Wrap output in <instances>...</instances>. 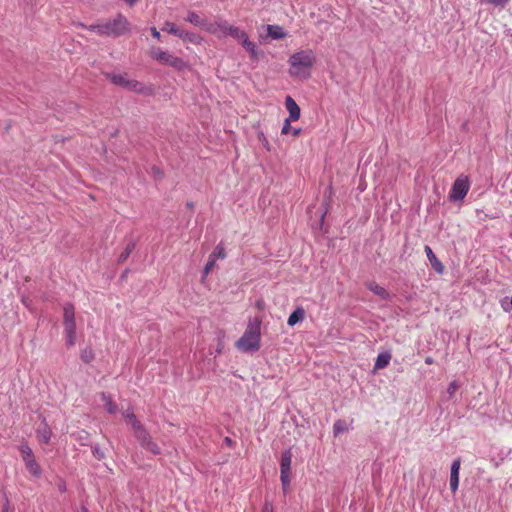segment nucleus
I'll list each match as a JSON object with an SVG mask.
<instances>
[{
	"instance_id": "obj_4",
	"label": "nucleus",
	"mask_w": 512,
	"mask_h": 512,
	"mask_svg": "<svg viewBox=\"0 0 512 512\" xmlns=\"http://www.w3.org/2000/svg\"><path fill=\"white\" fill-rule=\"evenodd\" d=\"M104 76L112 84L125 88L129 91L142 92L143 90L142 83L128 79L126 73L120 74L115 72H105Z\"/></svg>"
},
{
	"instance_id": "obj_12",
	"label": "nucleus",
	"mask_w": 512,
	"mask_h": 512,
	"mask_svg": "<svg viewBox=\"0 0 512 512\" xmlns=\"http://www.w3.org/2000/svg\"><path fill=\"white\" fill-rule=\"evenodd\" d=\"M163 63L177 70H183L187 66L186 62L182 58L174 56L170 53L167 54Z\"/></svg>"
},
{
	"instance_id": "obj_33",
	"label": "nucleus",
	"mask_w": 512,
	"mask_h": 512,
	"mask_svg": "<svg viewBox=\"0 0 512 512\" xmlns=\"http://www.w3.org/2000/svg\"><path fill=\"white\" fill-rule=\"evenodd\" d=\"M76 440L81 445H87L89 440V433L85 430H81L78 433L75 434Z\"/></svg>"
},
{
	"instance_id": "obj_50",
	"label": "nucleus",
	"mask_w": 512,
	"mask_h": 512,
	"mask_svg": "<svg viewBox=\"0 0 512 512\" xmlns=\"http://www.w3.org/2000/svg\"><path fill=\"white\" fill-rule=\"evenodd\" d=\"M257 307L262 308L263 307V301H257Z\"/></svg>"
},
{
	"instance_id": "obj_19",
	"label": "nucleus",
	"mask_w": 512,
	"mask_h": 512,
	"mask_svg": "<svg viewBox=\"0 0 512 512\" xmlns=\"http://www.w3.org/2000/svg\"><path fill=\"white\" fill-rule=\"evenodd\" d=\"M178 37L182 40L192 43V44H199L202 41V38L200 35L194 32H189L186 30L180 29V32L178 33Z\"/></svg>"
},
{
	"instance_id": "obj_7",
	"label": "nucleus",
	"mask_w": 512,
	"mask_h": 512,
	"mask_svg": "<svg viewBox=\"0 0 512 512\" xmlns=\"http://www.w3.org/2000/svg\"><path fill=\"white\" fill-rule=\"evenodd\" d=\"M230 26L231 25L226 20L217 18L213 22H209V21L207 22L205 31H207L208 33L217 35L218 37L226 36V35H228V30H229Z\"/></svg>"
},
{
	"instance_id": "obj_53",
	"label": "nucleus",
	"mask_w": 512,
	"mask_h": 512,
	"mask_svg": "<svg viewBox=\"0 0 512 512\" xmlns=\"http://www.w3.org/2000/svg\"><path fill=\"white\" fill-rule=\"evenodd\" d=\"M59 489H60V491H65L66 487H65V485H62V486L59 487Z\"/></svg>"
},
{
	"instance_id": "obj_26",
	"label": "nucleus",
	"mask_w": 512,
	"mask_h": 512,
	"mask_svg": "<svg viewBox=\"0 0 512 512\" xmlns=\"http://www.w3.org/2000/svg\"><path fill=\"white\" fill-rule=\"evenodd\" d=\"M347 430H348V426H347V423L345 420L338 419L337 421H335V423L333 425L334 436H338L339 434L346 432Z\"/></svg>"
},
{
	"instance_id": "obj_2",
	"label": "nucleus",
	"mask_w": 512,
	"mask_h": 512,
	"mask_svg": "<svg viewBox=\"0 0 512 512\" xmlns=\"http://www.w3.org/2000/svg\"><path fill=\"white\" fill-rule=\"evenodd\" d=\"M261 319L255 317L249 319L243 335L236 341L235 346L242 352H256L260 349Z\"/></svg>"
},
{
	"instance_id": "obj_35",
	"label": "nucleus",
	"mask_w": 512,
	"mask_h": 512,
	"mask_svg": "<svg viewBox=\"0 0 512 512\" xmlns=\"http://www.w3.org/2000/svg\"><path fill=\"white\" fill-rule=\"evenodd\" d=\"M460 465H461V459L460 458L455 459L451 465L450 475L459 476Z\"/></svg>"
},
{
	"instance_id": "obj_54",
	"label": "nucleus",
	"mask_w": 512,
	"mask_h": 512,
	"mask_svg": "<svg viewBox=\"0 0 512 512\" xmlns=\"http://www.w3.org/2000/svg\"><path fill=\"white\" fill-rule=\"evenodd\" d=\"M3 254V247L0 246V256Z\"/></svg>"
},
{
	"instance_id": "obj_10",
	"label": "nucleus",
	"mask_w": 512,
	"mask_h": 512,
	"mask_svg": "<svg viewBox=\"0 0 512 512\" xmlns=\"http://www.w3.org/2000/svg\"><path fill=\"white\" fill-rule=\"evenodd\" d=\"M63 324L65 327H76L74 306L70 303L64 306Z\"/></svg>"
},
{
	"instance_id": "obj_5",
	"label": "nucleus",
	"mask_w": 512,
	"mask_h": 512,
	"mask_svg": "<svg viewBox=\"0 0 512 512\" xmlns=\"http://www.w3.org/2000/svg\"><path fill=\"white\" fill-rule=\"evenodd\" d=\"M292 451L291 449H286L283 451L280 460V480L282 484V489L284 493L287 492L290 485V470H291V462H292Z\"/></svg>"
},
{
	"instance_id": "obj_45",
	"label": "nucleus",
	"mask_w": 512,
	"mask_h": 512,
	"mask_svg": "<svg viewBox=\"0 0 512 512\" xmlns=\"http://www.w3.org/2000/svg\"><path fill=\"white\" fill-rule=\"evenodd\" d=\"M301 132H302L301 128H293L291 131L292 135L295 137L299 136L301 134Z\"/></svg>"
},
{
	"instance_id": "obj_40",
	"label": "nucleus",
	"mask_w": 512,
	"mask_h": 512,
	"mask_svg": "<svg viewBox=\"0 0 512 512\" xmlns=\"http://www.w3.org/2000/svg\"><path fill=\"white\" fill-rule=\"evenodd\" d=\"M291 121H293V120L289 119V118L285 119L282 130H281V133L283 135H287L288 133H290L292 131L293 128L290 125Z\"/></svg>"
},
{
	"instance_id": "obj_37",
	"label": "nucleus",
	"mask_w": 512,
	"mask_h": 512,
	"mask_svg": "<svg viewBox=\"0 0 512 512\" xmlns=\"http://www.w3.org/2000/svg\"><path fill=\"white\" fill-rule=\"evenodd\" d=\"M460 387V385L458 384L457 381H452L450 382L448 388H447V393L449 394L450 398H452L454 396V394L456 393V391L458 390V388Z\"/></svg>"
},
{
	"instance_id": "obj_48",
	"label": "nucleus",
	"mask_w": 512,
	"mask_h": 512,
	"mask_svg": "<svg viewBox=\"0 0 512 512\" xmlns=\"http://www.w3.org/2000/svg\"><path fill=\"white\" fill-rule=\"evenodd\" d=\"M225 442H226L228 445H231V444H232V440H231L229 437H226V438H225Z\"/></svg>"
},
{
	"instance_id": "obj_16",
	"label": "nucleus",
	"mask_w": 512,
	"mask_h": 512,
	"mask_svg": "<svg viewBox=\"0 0 512 512\" xmlns=\"http://www.w3.org/2000/svg\"><path fill=\"white\" fill-rule=\"evenodd\" d=\"M391 360V353L388 351L380 353L374 364V371L386 368Z\"/></svg>"
},
{
	"instance_id": "obj_32",
	"label": "nucleus",
	"mask_w": 512,
	"mask_h": 512,
	"mask_svg": "<svg viewBox=\"0 0 512 512\" xmlns=\"http://www.w3.org/2000/svg\"><path fill=\"white\" fill-rule=\"evenodd\" d=\"M168 53L169 52L163 51L160 48H153L151 51V56L156 60L164 62V59L166 58Z\"/></svg>"
},
{
	"instance_id": "obj_17",
	"label": "nucleus",
	"mask_w": 512,
	"mask_h": 512,
	"mask_svg": "<svg viewBox=\"0 0 512 512\" xmlns=\"http://www.w3.org/2000/svg\"><path fill=\"white\" fill-rule=\"evenodd\" d=\"M305 317V310L302 307H297L288 317L287 324L291 327L303 321Z\"/></svg>"
},
{
	"instance_id": "obj_31",
	"label": "nucleus",
	"mask_w": 512,
	"mask_h": 512,
	"mask_svg": "<svg viewBox=\"0 0 512 512\" xmlns=\"http://www.w3.org/2000/svg\"><path fill=\"white\" fill-rule=\"evenodd\" d=\"M162 31L168 32L169 34L178 36V33L180 32V29L172 22H165L164 26L162 27Z\"/></svg>"
},
{
	"instance_id": "obj_15",
	"label": "nucleus",
	"mask_w": 512,
	"mask_h": 512,
	"mask_svg": "<svg viewBox=\"0 0 512 512\" xmlns=\"http://www.w3.org/2000/svg\"><path fill=\"white\" fill-rule=\"evenodd\" d=\"M133 430L134 436L139 442L141 446L145 444L146 441H148L151 436L147 429L143 426V424H140L139 426L135 427Z\"/></svg>"
},
{
	"instance_id": "obj_24",
	"label": "nucleus",
	"mask_w": 512,
	"mask_h": 512,
	"mask_svg": "<svg viewBox=\"0 0 512 512\" xmlns=\"http://www.w3.org/2000/svg\"><path fill=\"white\" fill-rule=\"evenodd\" d=\"M66 345L72 347L76 341V327H65Z\"/></svg>"
},
{
	"instance_id": "obj_34",
	"label": "nucleus",
	"mask_w": 512,
	"mask_h": 512,
	"mask_svg": "<svg viewBox=\"0 0 512 512\" xmlns=\"http://www.w3.org/2000/svg\"><path fill=\"white\" fill-rule=\"evenodd\" d=\"M127 422L131 425L132 429L142 424L133 412H129L125 415Z\"/></svg>"
},
{
	"instance_id": "obj_42",
	"label": "nucleus",
	"mask_w": 512,
	"mask_h": 512,
	"mask_svg": "<svg viewBox=\"0 0 512 512\" xmlns=\"http://www.w3.org/2000/svg\"><path fill=\"white\" fill-rule=\"evenodd\" d=\"M486 1L495 6H501V7H504L509 2V0H486Z\"/></svg>"
},
{
	"instance_id": "obj_43",
	"label": "nucleus",
	"mask_w": 512,
	"mask_h": 512,
	"mask_svg": "<svg viewBox=\"0 0 512 512\" xmlns=\"http://www.w3.org/2000/svg\"><path fill=\"white\" fill-rule=\"evenodd\" d=\"M262 512H274L272 504L270 502L266 501L262 508Z\"/></svg>"
},
{
	"instance_id": "obj_6",
	"label": "nucleus",
	"mask_w": 512,
	"mask_h": 512,
	"mask_svg": "<svg viewBox=\"0 0 512 512\" xmlns=\"http://www.w3.org/2000/svg\"><path fill=\"white\" fill-rule=\"evenodd\" d=\"M470 188L469 179L465 175H460L454 181L449 193V200L452 202L464 199Z\"/></svg>"
},
{
	"instance_id": "obj_55",
	"label": "nucleus",
	"mask_w": 512,
	"mask_h": 512,
	"mask_svg": "<svg viewBox=\"0 0 512 512\" xmlns=\"http://www.w3.org/2000/svg\"><path fill=\"white\" fill-rule=\"evenodd\" d=\"M85 512H88L87 510H85Z\"/></svg>"
},
{
	"instance_id": "obj_47",
	"label": "nucleus",
	"mask_w": 512,
	"mask_h": 512,
	"mask_svg": "<svg viewBox=\"0 0 512 512\" xmlns=\"http://www.w3.org/2000/svg\"><path fill=\"white\" fill-rule=\"evenodd\" d=\"M425 363H426L427 365H431V364H433V363H434V360H433V358H432V357L428 356V357H426V358H425Z\"/></svg>"
},
{
	"instance_id": "obj_52",
	"label": "nucleus",
	"mask_w": 512,
	"mask_h": 512,
	"mask_svg": "<svg viewBox=\"0 0 512 512\" xmlns=\"http://www.w3.org/2000/svg\"><path fill=\"white\" fill-rule=\"evenodd\" d=\"M502 307H503L504 310H506V311L508 310V308L505 305V301H502Z\"/></svg>"
},
{
	"instance_id": "obj_44",
	"label": "nucleus",
	"mask_w": 512,
	"mask_h": 512,
	"mask_svg": "<svg viewBox=\"0 0 512 512\" xmlns=\"http://www.w3.org/2000/svg\"><path fill=\"white\" fill-rule=\"evenodd\" d=\"M151 34L156 39H160L161 37L160 32L155 27L151 28Z\"/></svg>"
},
{
	"instance_id": "obj_27",
	"label": "nucleus",
	"mask_w": 512,
	"mask_h": 512,
	"mask_svg": "<svg viewBox=\"0 0 512 512\" xmlns=\"http://www.w3.org/2000/svg\"><path fill=\"white\" fill-rule=\"evenodd\" d=\"M19 450L24 462L35 459L32 449L27 444H22Z\"/></svg>"
},
{
	"instance_id": "obj_3",
	"label": "nucleus",
	"mask_w": 512,
	"mask_h": 512,
	"mask_svg": "<svg viewBox=\"0 0 512 512\" xmlns=\"http://www.w3.org/2000/svg\"><path fill=\"white\" fill-rule=\"evenodd\" d=\"M315 63V57L311 50L299 51L294 53L289 58V74L292 77H310V68Z\"/></svg>"
},
{
	"instance_id": "obj_22",
	"label": "nucleus",
	"mask_w": 512,
	"mask_h": 512,
	"mask_svg": "<svg viewBox=\"0 0 512 512\" xmlns=\"http://www.w3.org/2000/svg\"><path fill=\"white\" fill-rule=\"evenodd\" d=\"M228 35H230L231 37H233L234 39L238 40V41H241V43L243 42V40L245 39V37H247V33L241 29H239L238 27H235V26H230L229 30H228Z\"/></svg>"
},
{
	"instance_id": "obj_51",
	"label": "nucleus",
	"mask_w": 512,
	"mask_h": 512,
	"mask_svg": "<svg viewBox=\"0 0 512 512\" xmlns=\"http://www.w3.org/2000/svg\"><path fill=\"white\" fill-rule=\"evenodd\" d=\"M326 213H327V208L325 209V211H324V212L322 213V215H321V222L323 221L324 216H325V214H326Z\"/></svg>"
},
{
	"instance_id": "obj_13",
	"label": "nucleus",
	"mask_w": 512,
	"mask_h": 512,
	"mask_svg": "<svg viewBox=\"0 0 512 512\" xmlns=\"http://www.w3.org/2000/svg\"><path fill=\"white\" fill-rule=\"evenodd\" d=\"M366 287L373 292L374 294L378 295L382 300H389L390 294L389 292L383 288L382 286L378 285L376 282L371 281L366 283Z\"/></svg>"
},
{
	"instance_id": "obj_46",
	"label": "nucleus",
	"mask_w": 512,
	"mask_h": 512,
	"mask_svg": "<svg viewBox=\"0 0 512 512\" xmlns=\"http://www.w3.org/2000/svg\"><path fill=\"white\" fill-rule=\"evenodd\" d=\"M331 193H332V188H331V186H329V187L327 188V190L325 191V193H324L325 197H326L328 200H329V199H330V197H331Z\"/></svg>"
},
{
	"instance_id": "obj_9",
	"label": "nucleus",
	"mask_w": 512,
	"mask_h": 512,
	"mask_svg": "<svg viewBox=\"0 0 512 512\" xmlns=\"http://www.w3.org/2000/svg\"><path fill=\"white\" fill-rule=\"evenodd\" d=\"M425 253H426V256L432 266V268L438 273V274H443L444 272V265L442 264V262L436 257V255L434 254V252L432 251V249L430 248V246L426 245L425 246Z\"/></svg>"
},
{
	"instance_id": "obj_36",
	"label": "nucleus",
	"mask_w": 512,
	"mask_h": 512,
	"mask_svg": "<svg viewBox=\"0 0 512 512\" xmlns=\"http://www.w3.org/2000/svg\"><path fill=\"white\" fill-rule=\"evenodd\" d=\"M92 454L98 460L105 458V453L101 450L99 445L92 446Z\"/></svg>"
},
{
	"instance_id": "obj_21",
	"label": "nucleus",
	"mask_w": 512,
	"mask_h": 512,
	"mask_svg": "<svg viewBox=\"0 0 512 512\" xmlns=\"http://www.w3.org/2000/svg\"><path fill=\"white\" fill-rule=\"evenodd\" d=\"M26 469L35 477H40L42 471L35 459L24 462Z\"/></svg>"
},
{
	"instance_id": "obj_39",
	"label": "nucleus",
	"mask_w": 512,
	"mask_h": 512,
	"mask_svg": "<svg viewBox=\"0 0 512 512\" xmlns=\"http://www.w3.org/2000/svg\"><path fill=\"white\" fill-rule=\"evenodd\" d=\"M459 486V476L450 475V489L455 492Z\"/></svg>"
},
{
	"instance_id": "obj_14",
	"label": "nucleus",
	"mask_w": 512,
	"mask_h": 512,
	"mask_svg": "<svg viewBox=\"0 0 512 512\" xmlns=\"http://www.w3.org/2000/svg\"><path fill=\"white\" fill-rule=\"evenodd\" d=\"M185 21L205 30L208 20L201 18L195 11H189Z\"/></svg>"
},
{
	"instance_id": "obj_8",
	"label": "nucleus",
	"mask_w": 512,
	"mask_h": 512,
	"mask_svg": "<svg viewBox=\"0 0 512 512\" xmlns=\"http://www.w3.org/2000/svg\"><path fill=\"white\" fill-rule=\"evenodd\" d=\"M285 107L289 112V119L297 121L300 118L301 110L296 101L290 96L285 98Z\"/></svg>"
},
{
	"instance_id": "obj_23",
	"label": "nucleus",
	"mask_w": 512,
	"mask_h": 512,
	"mask_svg": "<svg viewBox=\"0 0 512 512\" xmlns=\"http://www.w3.org/2000/svg\"><path fill=\"white\" fill-rule=\"evenodd\" d=\"M135 246H136V243L134 241H130L124 251L119 255L118 257V263H124L130 256V254L133 252V250L135 249Z\"/></svg>"
},
{
	"instance_id": "obj_38",
	"label": "nucleus",
	"mask_w": 512,
	"mask_h": 512,
	"mask_svg": "<svg viewBox=\"0 0 512 512\" xmlns=\"http://www.w3.org/2000/svg\"><path fill=\"white\" fill-rule=\"evenodd\" d=\"M216 261L214 259L208 258V261L203 269V274L206 276L210 273V271L214 268Z\"/></svg>"
},
{
	"instance_id": "obj_18",
	"label": "nucleus",
	"mask_w": 512,
	"mask_h": 512,
	"mask_svg": "<svg viewBox=\"0 0 512 512\" xmlns=\"http://www.w3.org/2000/svg\"><path fill=\"white\" fill-rule=\"evenodd\" d=\"M266 30L267 35L275 40L283 39L286 36L283 27L279 25H267Z\"/></svg>"
},
{
	"instance_id": "obj_1",
	"label": "nucleus",
	"mask_w": 512,
	"mask_h": 512,
	"mask_svg": "<svg viewBox=\"0 0 512 512\" xmlns=\"http://www.w3.org/2000/svg\"><path fill=\"white\" fill-rule=\"evenodd\" d=\"M130 23L127 18L119 13L114 19L102 23L84 26L87 30L96 32L101 36L119 37L129 32Z\"/></svg>"
},
{
	"instance_id": "obj_30",
	"label": "nucleus",
	"mask_w": 512,
	"mask_h": 512,
	"mask_svg": "<svg viewBox=\"0 0 512 512\" xmlns=\"http://www.w3.org/2000/svg\"><path fill=\"white\" fill-rule=\"evenodd\" d=\"M95 355L91 348H85L81 351L80 358L85 363H90L93 361Z\"/></svg>"
},
{
	"instance_id": "obj_11",
	"label": "nucleus",
	"mask_w": 512,
	"mask_h": 512,
	"mask_svg": "<svg viewBox=\"0 0 512 512\" xmlns=\"http://www.w3.org/2000/svg\"><path fill=\"white\" fill-rule=\"evenodd\" d=\"M36 433H37V437L39 438L40 442L45 443V444L49 443V441L51 439L52 431L45 419L43 420L42 424L37 428Z\"/></svg>"
},
{
	"instance_id": "obj_41",
	"label": "nucleus",
	"mask_w": 512,
	"mask_h": 512,
	"mask_svg": "<svg viewBox=\"0 0 512 512\" xmlns=\"http://www.w3.org/2000/svg\"><path fill=\"white\" fill-rule=\"evenodd\" d=\"M258 139L263 144V146L266 147L267 150H270L269 142L263 132L258 134Z\"/></svg>"
},
{
	"instance_id": "obj_49",
	"label": "nucleus",
	"mask_w": 512,
	"mask_h": 512,
	"mask_svg": "<svg viewBox=\"0 0 512 512\" xmlns=\"http://www.w3.org/2000/svg\"><path fill=\"white\" fill-rule=\"evenodd\" d=\"M186 205H187V207H188V208H190V209H192V208L194 207L193 202H187V204H186Z\"/></svg>"
},
{
	"instance_id": "obj_29",
	"label": "nucleus",
	"mask_w": 512,
	"mask_h": 512,
	"mask_svg": "<svg viewBox=\"0 0 512 512\" xmlns=\"http://www.w3.org/2000/svg\"><path fill=\"white\" fill-rule=\"evenodd\" d=\"M226 256L225 249L222 245H217L213 252L209 255L211 259H214L216 261L217 258L224 259Z\"/></svg>"
},
{
	"instance_id": "obj_20",
	"label": "nucleus",
	"mask_w": 512,
	"mask_h": 512,
	"mask_svg": "<svg viewBox=\"0 0 512 512\" xmlns=\"http://www.w3.org/2000/svg\"><path fill=\"white\" fill-rule=\"evenodd\" d=\"M242 44V47L249 52L250 56L253 58V59H257L258 58V50H257V46L255 45V43H253L252 41L249 40L248 36L245 37V39L243 40V42L241 43Z\"/></svg>"
},
{
	"instance_id": "obj_28",
	"label": "nucleus",
	"mask_w": 512,
	"mask_h": 512,
	"mask_svg": "<svg viewBox=\"0 0 512 512\" xmlns=\"http://www.w3.org/2000/svg\"><path fill=\"white\" fill-rule=\"evenodd\" d=\"M142 448L146 449L147 451L151 452L154 455H159L161 453V450L157 443H155L152 438H150L148 441L145 442Z\"/></svg>"
},
{
	"instance_id": "obj_25",
	"label": "nucleus",
	"mask_w": 512,
	"mask_h": 512,
	"mask_svg": "<svg viewBox=\"0 0 512 512\" xmlns=\"http://www.w3.org/2000/svg\"><path fill=\"white\" fill-rule=\"evenodd\" d=\"M102 400L105 402V408L108 413L115 414L118 410L117 405L112 401L111 397L106 393H102Z\"/></svg>"
},
{
	"instance_id": "obj_56",
	"label": "nucleus",
	"mask_w": 512,
	"mask_h": 512,
	"mask_svg": "<svg viewBox=\"0 0 512 512\" xmlns=\"http://www.w3.org/2000/svg\"><path fill=\"white\" fill-rule=\"evenodd\" d=\"M4 512H7V511H4Z\"/></svg>"
}]
</instances>
